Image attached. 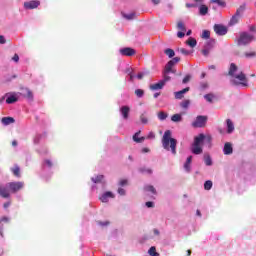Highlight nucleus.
Returning a JSON list of instances; mask_svg holds the SVG:
<instances>
[{
  "mask_svg": "<svg viewBox=\"0 0 256 256\" xmlns=\"http://www.w3.org/2000/svg\"><path fill=\"white\" fill-rule=\"evenodd\" d=\"M191 101L189 100H184L183 102H181L180 107H182V109H187L190 105Z\"/></svg>",
  "mask_w": 256,
  "mask_h": 256,
  "instance_id": "obj_50",
  "label": "nucleus"
},
{
  "mask_svg": "<svg viewBox=\"0 0 256 256\" xmlns=\"http://www.w3.org/2000/svg\"><path fill=\"white\" fill-rule=\"evenodd\" d=\"M177 28L180 29V31H187V29L185 28V24H183V22H178Z\"/></svg>",
  "mask_w": 256,
  "mask_h": 256,
  "instance_id": "obj_53",
  "label": "nucleus"
},
{
  "mask_svg": "<svg viewBox=\"0 0 256 256\" xmlns=\"http://www.w3.org/2000/svg\"><path fill=\"white\" fill-rule=\"evenodd\" d=\"M207 13H209V7H207V5L202 4L199 6V14L202 17H205V15H207Z\"/></svg>",
  "mask_w": 256,
  "mask_h": 256,
  "instance_id": "obj_24",
  "label": "nucleus"
},
{
  "mask_svg": "<svg viewBox=\"0 0 256 256\" xmlns=\"http://www.w3.org/2000/svg\"><path fill=\"white\" fill-rule=\"evenodd\" d=\"M226 127H227V133L231 135L233 131H235V125L233 124V121L231 119L226 120Z\"/></svg>",
  "mask_w": 256,
  "mask_h": 256,
  "instance_id": "obj_22",
  "label": "nucleus"
},
{
  "mask_svg": "<svg viewBox=\"0 0 256 256\" xmlns=\"http://www.w3.org/2000/svg\"><path fill=\"white\" fill-rule=\"evenodd\" d=\"M129 111H131V108H129V106H122L120 108L123 119H129Z\"/></svg>",
  "mask_w": 256,
  "mask_h": 256,
  "instance_id": "obj_20",
  "label": "nucleus"
},
{
  "mask_svg": "<svg viewBox=\"0 0 256 256\" xmlns=\"http://www.w3.org/2000/svg\"><path fill=\"white\" fill-rule=\"evenodd\" d=\"M139 173H147V175H151L153 170H151V168L141 167L139 168Z\"/></svg>",
  "mask_w": 256,
  "mask_h": 256,
  "instance_id": "obj_42",
  "label": "nucleus"
},
{
  "mask_svg": "<svg viewBox=\"0 0 256 256\" xmlns=\"http://www.w3.org/2000/svg\"><path fill=\"white\" fill-rule=\"evenodd\" d=\"M8 187L10 189V193H19L23 187H25V183L21 181L17 182H8Z\"/></svg>",
  "mask_w": 256,
  "mask_h": 256,
  "instance_id": "obj_5",
  "label": "nucleus"
},
{
  "mask_svg": "<svg viewBox=\"0 0 256 256\" xmlns=\"http://www.w3.org/2000/svg\"><path fill=\"white\" fill-rule=\"evenodd\" d=\"M239 19H241V17L234 14L229 21V26L233 27V25H237V23H239Z\"/></svg>",
  "mask_w": 256,
  "mask_h": 256,
  "instance_id": "obj_28",
  "label": "nucleus"
},
{
  "mask_svg": "<svg viewBox=\"0 0 256 256\" xmlns=\"http://www.w3.org/2000/svg\"><path fill=\"white\" fill-rule=\"evenodd\" d=\"M125 73H127L128 75H133V68L127 67V68L125 69Z\"/></svg>",
  "mask_w": 256,
  "mask_h": 256,
  "instance_id": "obj_62",
  "label": "nucleus"
},
{
  "mask_svg": "<svg viewBox=\"0 0 256 256\" xmlns=\"http://www.w3.org/2000/svg\"><path fill=\"white\" fill-rule=\"evenodd\" d=\"M26 91H27L26 97L28 101H33V92H31V90L29 89H26Z\"/></svg>",
  "mask_w": 256,
  "mask_h": 256,
  "instance_id": "obj_51",
  "label": "nucleus"
},
{
  "mask_svg": "<svg viewBox=\"0 0 256 256\" xmlns=\"http://www.w3.org/2000/svg\"><path fill=\"white\" fill-rule=\"evenodd\" d=\"M210 3H216L219 5V7H226V3L225 1H222V0H211Z\"/></svg>",
  "mask_w": 256,
  "mask_h": 256,
  "instance_id": "obj_47",
  "label": "nucleus"
},
{
  "mask_svg": "<svg viewBox=\"0 0 256 256\" xmlns=\"http://www.w3.org/2000/svg\"><path fill=\"white\" fill-rule=\"evenodd\" d=\"M46 137H47L46 132H44L42 134H36V136L33 139L34 145H39V143H41V141H43V139H45Z\"/></svg>",
  "mask_w": 256,
  "mask_h": 256,
  "instance_id": "obj_19",
  "label": "nucleus"
},
{
  "mask_svg": "<svg viewBox=\"0 0 256 256\" xmlns=\"http://www.w3.org/2000/svg\"><path fill=\"white\" fill-rule=\"evenodd\" d=\"M202 39H209L211 37V32L209 30H203Z\"/></svg>",
  "mask_w": 256,
  "mask_h": 256,
  "instance_id": "obj_46",
  "label": "nucleus"
},
{
  "mask_svg": "<svg viewBox=\"0 0 256 256\" xmlns=\"http://www.w3.org/2000/svg\"><path fill=\"white\" fill-rule=\"evenodd\" d=\"M190 90H191L190 87H186L180 91L175 92L174 93L175 99H183V97L185 96V93H189Z\"/></svg>",
  "mask_w": 256,
  "mask_h": 256,
  "instance_id": "obj_16",
  "label": "nucleus"
},
{
  "mask_svg": "<svg viewBox=\"0 0 256 256\" xmlns=\"http://www.w3.org/2000/svg\"><path fill=\"white\" fill-rule=\"evenodd\" d=\"M139 135H141V130L133 135V141L135 143H143V141H145V137H139Z\"/></svg>",
  "mask_w": 256,
  "mask_h": 256,
  "instance_id": "obj_25",
  "label": "nucleus"
},
{
  "mask_svg": "<svg viewBox=\"0 0 256 256\" xmlns=\"http://www.w3.org/2000/svg\"><path fill=\"white\" fill-rule=\"evenodd\" d=\"M215 96L213 94H205L204 99L208 101V103H213V98Z\"/></svg>",
  "mask_w": 256,
  "mask_h": 256,
  "instance_id": "obj_49",
  "label": "nucleus"
},
{
  "mask_svg": "<svg viewBox=\"0 0 256 256\" xmlns=\"http://www.w3.org/2000/svg\"><path fill=\"white\" fill-rule=\"evenodd\" d=\"M228 29L226 26L222 24H215L214 25V33L219 37H223V35H227Z\"/></svg>",
  "mask_w": 256,
  "mask_h": 256,
  "instance_id": "obj_9",
  "label": "nucleus"
},
{
  "mask_svg": "<svg viewBox=\"0 0 256 256\" xmlns=\"http://www.w3.org/2000/svg\"><path fill=\"white\" fill-rule=\"evenodd\" d=\"M171 130H166L162 137V147L165 151H170L172 155H177V139L171 137Z\"/></svg>",
  "mask_w": 256,
  "mask_h": 256,
  "instance_id": "obj_2",
  "label": "nucleus"
},
{
  "mask_svg": "<svg viewBox=\"0 0 256 256\" xmlns=\"http://www.w3.org/2000/svg\"><path fill=\"white\" fill-rule=\"evenodd\" d=\"M245 11V4L241 5L237 10L234 15L241 17V14L244 13Z\"/></svg>",
  "mask_w": 256,
  "mask_h": 256,
  "instance_id": "obj_41",
  "label": "nucleus"
},
{
  "mask_svg": "<svg viewBox=\"0 0 256 256\" xmlns=\"http://www.w3.org/2000/svg\"><path fill=\"white\" fill-rule=\"evenodd\" d=\"M11 172L15 177H21V168L19 166L15 165L14 168H11Z\"/></svg>",
  "mask_w": 256,
  "mask_h": 256,
  "instance_id": "obj_31",
  "label": "nucleus"
},
{
  "mask_svg": "<svg viewBox=\"0 0 256 256\" xmlns=\"http://www.w3.org/2000/svg\"><path fill=\"white\" fill-rule=\"evenodd\" d=\"M144 75H149V72H140V73H138V74L136 75V79L141 80V79H143V76H144Z\"/></svg>",
  "mask_w": 256,
  "mask_h": 256,
  "instance_id": "obj_55",
  "label": "nucleus"
},
{
  "mask_svg": "<svg viewBox=\"0 0 256 256\" xmlns=\"http://www.w3.org/2000/svg\"><path fill=\"white\" fill-rule=\"evenodd\" d=\"M11 221V218L7 216H3L0 218V237H3V223H9Z\"/></svg>",
  "mask_w": 256,
  "mask_h": 256,
  "instance_id": "obj_21",
  "label": "nucleus"
},
{
  "mask_svg": "<svg viewBox=\"0 0 256 256\" xmlns=\"http://www.w3.org/2000/svg\"><path fill=\"white\" fill-rule=\"evenodd\" d=\"M253 39H255L253 34H251L249 32H241L240 36L237 40V45H239L240 47L249 45V43H251L253 41Z\"/></svg>",
  "mask_w": 256,
  "mask_h": 256,
  "instance_id": "obj_3",
  "label": "nucleus"
},
{
  "mask_svg": "<svg viewBox=\"0 0 256 256\" xmlns=\"http://www.w3.org/2000/svg\"><path fill=\"white\" fill-rule=\"evenodd\" d=\"M140 121H141L142 125H147V123H149V119L147 118V111H144L140 115Z\"/></svg>",
  "mask_w": 256,
  "mask_h": 256,
  "instance_id": "obj_30",
  "label": "nucleus"
},
{
  "mask_svg": "<svg viewBox=\"0 0 256 256\" xmlns=\"http://www.w3.org/2000/svg\"><path fill=\"white\" fill-rule=\"evenodd\" d=\"M210 49L209 48H206L204 46V49L202 50V54L204 55V57H209V53H210Z\"/></svg>",
  "mask_w": 256,
  "mask_h": 256,
  "instance_id": "obj_56",
  "label": "nucleus"
},
{
  "mask_svg": "<svg viewBox=\"0 0 256 256\" xmlns=\"http://www.w3.org/2000/svg\"><path fill=\"white\" fill-rule=\"evenodd\" d=\"M193 143L199 145L200 147H203V143H205V134L200 133L198 136H195Z\"/></svg>",
  "mask_w": 256,
  "mask_h": 256,
  "instance_id": "obj_15",
  "label": "nucleus"
},
{
  "mask_svg": "<svg viewBox=\"0 0 256 256\" xmlns=\"http://www.w3.org/2000/svg\"><path fill=\"white\" fill-rule=\"evenodd\" d=\"M171 121H173V123H181V121H183V116L179 113L174 114L171 116Z\"/></svg>",
  "mask_w": 256,
  "mask_h": 256,
  "instance_id": "obj_27",
  "label": "nucleus"
},
{
  "mask_svg": "<svg viewBox=\"0 0 256 256\" xmlns=\"http://www.w3.org/2000/svg\"><path fill=\"white\" fill-rule=\"evenodd\" d=\"M109 223V221H98V225H100V227H107Z\"/></svg>",
  "mask_w": 256,
  "mask_h": 256,
  "instance_id": "obj_60",
  "label": "nucleus"
},
{
  "mask_svg": "<svg viewBox=\"0 0 256 256\" xmlns=\"http://www.w3.org/2000/svg\"><path fill=\"white\" fill-rule=\"evenodd\" d=\"M0 197L3 199H9L11 197V190L9 189L8 183L0 185Z\"/></svg>",
  "mask_w": 256,
  "mask_h": 256,
  "instance_id": "obj_7",
  "label": "nucleus"
},
{
  "mask_svg": "<svg viewBox=\"0 0 256 256\" xmlns=\"http://www.w3.org/2000/svg\"><path fill=\"white\" fill-rule=\"evenodd\" d=\"M1 122H2V125L7 127V125H11V123L15 122V118H13V117H3Z\"/></svg>",
  "mask_w": 256,
  "mask_h": 256,
  "instance_id": "obj_26",
  "label": "nucleus"
},
{
  "mask_svg": "<svg viewBox=\"0 0 256 256\" xmlns=\"http://www.w3.org/2000/svg\"><path fill=\"white\" fill-rule=\"evenodd\" d=\"M191 153H193V155H201V153H203V146H199V144L192 143Z\"/></svg>",
  "mask_w": 256,
  "mask_h": 256,
  "instance_id": "obj_14",
  "label": "nucleus"
},
{
  "mask_svg": "<svg viewBox=\"0 0 256 256\" xmlns=\"http://www.w3.org/2000/svg\"><path fill=\"white\" fill-rule=\"evenodd\" d=\"M170 73H166V71H163V79L161 80L164 85L165 83H167L168 81H171V77L169 76Z\"/></svg>",
  "mask_w": 256,
  "mask_h": 256,
  "instance_id": "obj_39",
  "label": "nucleus"
},
{
  "mask_svg": "<svg viewBox=\"0 0 256 256\" xmlns=\"http://www.w3.org/2000/svg\"><path fill=\"white\" fill-rule=\"evenodd\" d=\"M148 253L150 256H159V253H157V249L154 246L150 247Z\"/></svg>",
  "mask_w": 256,
  "mask_h": 256,
  "instance_id": "obj_44",
  "label": "nucleus"
},
{
  "mask_svg": "<svg viewBox=\"0 0 256 256\" xmlns=\"http://www.w3.org/2000/svg\"><path fill=\"white\" fill-rule=\"evenodd\" d=\"M238 69L239 68L236 66L235 63L230 64L228 75L233 78V80H231L230 82L236 87H239V85H241L242 87H249V80L247 79L245 73L240 72L236 74Z\"/></svg>",
  "mask_w": 256,
  "mask_h": 256,
  "instance_id": "obj_1",
  "label": "nucleus"
},
{
  "mask_svg": "<svg viewBox=\"0 0 256 256\" xmlns=\"http://www.w3.org/2000/svg\"><path fill=\"white\" fill-rule=\"evenodd\" d=\"M39 5H41V1L39 0H31L28 2H24V9H26V11L32 10V9H37V7H39Z\"/></svg>",
  "mask_w": 256,
  "mask_h": 256,
  "instance_id": "obj_10",
  "label": "nucleus"
},
{
  "mask_svg": "<svg viewBox=\"0 0 256 256\" xmlns=\"http://www.w3.org/2000/svg\"><path fill=\"white\" fill-rule=\"evenodd\" d=\"M119 51L120 55H122L123 57H133V55H135V49L131 47H125L120 49Z\"/></svg>",
  "mask_w": 256,
  "mask_h": 256,
  "instance_id": "obj_12",
  "label": "nucleus"
},
{
  "mask_svg": "<svg viewBox=\"0 0 256 256\" xmlns=\"http://www.w3.org/2000/svg\"><path fill=\"white\" fill-rule=\"evenodd\" d=\"M215 45V40L211 39V40H208L206 42V44L204 45V47H206V49H212Z\"/></svg>",
  "mask_w": 256,
  "mask_h": 256,
  "instance_id": "obj_40",
  "label": "nucleus"
},
{
  "mask_svg": "<svg viewBox=\"0 0 256 256\" xmlns=\"http://www.w3.org/2000/svg\"><path fill=\"white\" fill-rule=\"evenodd\" d=\"M147 139H155V133L153 131L149 132L147 135Z\"/></svg>",
  "mask_w": 256,
  "mask_h": 256,
  "instance_id": "obj_63",
  "label": "nucleus"
},
{
  "mask_svg": "<svg viewBox=\"0 0 256 256\" xmlns=\"http://www.w3.org/2000/svg\"><path fill=\"white\" fill-rule=\"evenodd\" d=\"M109 199H115V194L111 191H106L100 196V201L102 203H109Z\"/></svg>",
  "mask_w": 256,
  "mask_h": 256,
  "instance_id": "obj_13",
  "label": "nucleus"
},
{
  "mask_svg": "<svg viewBox=\"0 0 256 256\" xmlns=\"http://www.w3.org/2000/svg\"><path fill=\"white\" fill-rule=\"evenodd\" d=\"M135 95H136V97L141 99V97H143V95H145V91H143V89H136L135 90Z\"/></svg>",
  "mask_w": 256,
  "mask_h": 256,
  "instance_id": "obj_48",
  "label": "nucleus"
},
{
  "mask_svg": "<svg viewBox=\"0 0 256 256\" xmlns=\"http://www.w3.org/2000/svg\"><path fill=\"white\" fill-rule=\"evenodd\" d=\"M207 121H209L208 116L198 115L196 119L192 122V127H194V129H203V127L207 125Z\"/></svg>",
  "mask_w": 256,
  "mask_h": 256,
  "instance_id": "obj_4",
  "label": "nucleus"
},
{
  "mask_svg": "<svg viewBox=\"0 0 256 256\" xmlns=\"http://www.w3.org/2000/svg\"><path fill=\"white\" fill-rule=\"evenodd\" d=\"M204 162L207 167H211V165H213V160L209 154L204 155Z\"/></svg>",
  "mask_w": 256,
  "mask_h": 256,
  "instance_id": "obj_32",
  "label": "nucleus"
},
{
  "mask_svg": "<svg viewBox=\"0 0 256 256\" xmlns=\"http://www.w3.org/2000/svg\"><path fill=\"white\" fill-rule=\"evenodd\" d=\"M145 205H146V207H147L148 209H152L153 207H155V202H153V201H148V202L145 203Z\"/></svg>",
  "mask_w": 256,
  "mask_h": 256,
  "instance_id": "obj_57",
  "label": "nucleus"
},
{
  "mask_svg": "<svg viewBox=\"0 0 256 256\" xmlns=\"http://www.w3.org/2000/svg\"><path fill=\"white\" fill-rule=\"evenodd\" d=\"M164 53L169 57V59H173V57H175V51L171 48L164 50Z\"/></svg>",
  "mask_w": 256,
  "mask_h": 256,
  "instance_id": "obj_35",
  "label": "nucleus"
},
{
  "mask_svg": "<svg viewBox=\"0 0 256 256\" xmlns=\"http://www.w3.org/2000/svg\"><path fill=\"white\" fill-rule=\"evenodd\" d=\"M245 57H246L247 59H251V58H253V57H256V52H246V53H245Z\"/></svg>",
  "mask_w": 256,
  "mask_h": 256,
  "instance_id": "obj_52",
  "label": "nucleus"
},
{
  "mask_svg": "<svg viewBox=\"0 0 256 256\" xmlns=\"http://www.w3.org/2000/svg\"><path fill=\"white\" fill-rule=\"evenodd\" d=\"M179 61H181V58L179 57H175L172 60L168 61L167 64L165 65L164 71H166V73H175L173 67H175V65H177Z\"/></svg>",
  "mask_w": 256,
  "mask_h": 256,
  "instance_id": "obj_6",
  "label": "nucleus"
},
{
  "mask_svg": "<svg viewBox=\"0 0 256 256\" xmlns=\"http://www.w3.org/2000/svg\"><path fill=\"white\" fill-rule=\"evenodd\" d=\"M149 240V237L147 235H144L142 236L140 239H139V243H145L146 241Z\"/></svg>",
  "mask_w": 256,
  "mask_h": 256,
  "instance_id": "obj_61",
  "label": "nucleus"
},
{
  "mask_svg": "<svg viewBox=\"0 0 256 256\" xmlns=\"http://www.w3.org/2000/svg\"><path fill=\"white\" fill-rule=\"evenodd\" d=\"M157 116H158L159 121H165V119H167V117H169V114H167L164 111H160V112H158Z\"/></svg>",
  "mask_w": 256,
  "mask_h": 256,
  "instance_id": "obj_36",
  "label": "nucleus"
},
{
  "mask_svg": "<svg viewBox=\"0 0 256 256\" xmlns=\"http://www.w3.org/2000/svg\"><path fill=\"white\" fill-rule=\"evenodd\" d=\"M163 87H165V84H164V82H162V81L160 80L159 82H157V83H155V84H152V85L150 86V89H151L152 91H159V89H162Z\"/></svg>",
  "mask_w": 256,
  "mask_h": 256,
  "instance_id": "obj_23",
  "label": "nucleus"
},
{
  "mask_svg": "<svg viewBox=\"0 0 256 256\" xmlns=\"http://www.w3.org/2000/svg\"><path fill=\"white\" fill-rule=\"evenodd\" d=\"M223 153H224V155L233 154V144H231V142H226L224 144Z\"/></svg>",
  "mask_w": 256,
  "mask_h": 256,
  "instance_id": "obj_17",
  "label": "nucleus"
},
{
  "mask_svg": "<svg viewBox=\"0 0 256 256\" xmlns=\"http://www.w3.org/2000/svg\"><path fill=\"white\" fill-rule=\"evenodd\" d=\"M135 13L131 12L129 14H123L124 19H127L128 21H131L132 19H135Z\"/></svg>",
  "mask_w": 256,
  "mask_h": 256,
  "instance_id": "obj_45",
  "label": "nucleus"
},
{
  "mask_svg": "<svg viewBox=\"0 0 256 256\" xmlns=\"http://www.w3.org/2000/svg\"><path fill=\"white\" fill-rule=\"evenodd\" d=\"M144 189H145V191L153 193V195H155V193H157V190H155V187H153V185H147L144 187Z\"/></svg>",
  "mask_w": 256,
  "mask_h": 256,
  "instance_id": "obj_43",
  "label": "nucleus"
},
{
  "mask_svg": "<svg viewBox=\"0 0 256 256\" xmlns=\"http://www.w3.org/2000/svg\"><path fill=\"white\" fill-rule=\"evenodd\" d=\"M193 162V156H188L184 163V170L186 173H191V163Z\"/></svg>",
  "mask_w": 256,
  "mask_h": 256,
  "instance_id": "obj_18",
  "label": "nucleus"
},
{
  "mask_svg": "<svg viewBox=\"0 0 256 256\" xmlns=\"http://www.w3.org/2000/svg\"><path fill=\"white\" fill-rule=\"evenodd\" d=\"M117 193L123 197L126 195L127 192L123 188H118Z\"/></svg>",
  "mask_w": 256,
  "mask_h": 256,
  "instance_id": "obj_59",
  "label": "nucleus"
},
{
  "mask_svg": "<svg viewBox=\"0 0 256 256\" xmlns=\"http://www.w3.org/2000/svg\"><path fill=\"white\" fill-rule=\"evenodd\" d=\"M189 81H191V76L190 75H186L183 78L182 83L185 85V84L189 83Z\"/></svg>",
  "mask_w": 256,
  "mask_h": 256,
  "instance_id": "obj_58",
  "label": "nucleus"
},
{
  "mask_svg": "<svg viewBox=\"0 0 256 256\" xmlns=\"http://www.w3.org/2000/svg\"><path fill=\"white\" fill-rule=\"evenodd\" d=\"M103 179H105V176L98 175L96 177H92L91 181H92V183H103Z\"/></svg>",
  "mask_w": 256,
  "mask_h": 256,
  "instance_id": "obj_34",
  "label": "nucleus"
},
{
  "mask_svg": "<svg viewBox=\"0 0 256 256\" xmlns=\"http://www.w3.org/2000/svg\"><path fill=\"white\" fill-rule=\"evenodd\" d=\"M7 105H13L19 101V96L15 92H8L5 94Z\"/></svg>",
  "mask_w": 256,
  "mask_h": 256,
  "instance_id": "obj_8",
  "label": "nucleus"
},
{
  "mask_svg": "<svg viewBox=\"0 0 256 256\" xmlns=\"http://www.w3.org/2000/svg\"><path fill=\"white\" fill-rule=\"evenodd\" d=\"M186 45H188V47H191L192 49L194 47H197V40L193 37H190L187 41H186Z\"/></svg>",
  "mask_w": 256,
  "mask_h": 256,
  "instance_id": "obj_29",
  "label": "nucleus"
},
{
  "mask_svg": "<svg viewBox=\"0 0 256 256\" xmlns=\"http://www.w3.org/2000/svg\"><path fill=\"white\" fill-rule=\"evenodd\" d=\"M38 153H39V155H41L43 157L44 155H47L48 150H47V148H41L38 150Z\"/></svg>",
  "mask_w": 256,
  "mask_h": 256,
  "instance_id": "obj_54",
  "label": "nucleus"
},
{
  "mask_svg": "<svg viewBox=\"0 0 256 256\" xmlns=\"http://www.w3.org/2000/svg\"><path fill=\"white\" fill-rule=\"evenodd\" d=\"M53 168V162L50 159H44L42 161V175H45L47 171H51Z\"/></svg>",
  "mask_w": 256,
  "mask_h": 256,
  "instance_id": "obj_11",
  "label": "nucleus"
},
{
  "mask_svg": "<svg viewBox=\"0 0 256 256\" xmlns=\"http://www.w3.org/2000/svg\"><path fill=\"white\" fill-rule=\"evenodd\" d=\"M125 185H127V179L120 180L119 186L120 187H125Z\"/></svg>",
  "mask_w": 256,
  "mask_h": 256,
  "instance_id": "obj_64",
  "label": "nucleus"
},
{
  "mask_svg": "<svg viewBox=\"0 0 256 256\" xmlns=\"http://www.w3.org/2000/svg\"><path fill=\"white\" fill-rule=\"evenodd\" d=\"M198 89H199V91H206V89H209V83L200 82Z\"/></svg>",
  "mask_w": 256,
  "mask_h": 256,
  "instance_id": "obj_37",
  "label": "nucleus"
},
{
  "mask_svg": "<svg viewBox=\"0 0 256 256\" xmlns=\"http://www.w3.org/2000/svg\"><path fill=\"white\" fill-rule=\"evenodd\" d=\"M178 53H181L182 55L189 56L193 55V50H187L185 48H179Z\"/></svg>",
  "mask_w": 256,
  "mask_h": 256,
  "instance_id": "obj_33",
  "label": "nucleus"
},
{
  "mask_svg": "<svg viewBox=\"0 0 256 256\" xmlns=\"http://www.w3.org/2000/svg\"><path fill=\"white\" fill-rule=\"evenodd\" d=\"M213 188V182L211 180H207L204 183V189L205 191H211V189Z\"/></svg>",
  "mask_w": 256,
  "mask_h": 256,
  "instance_id": "obj_38",
  "label": "nucleus"
}]
</instances>
